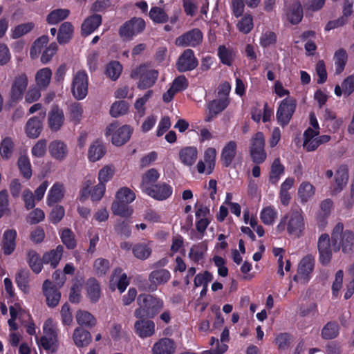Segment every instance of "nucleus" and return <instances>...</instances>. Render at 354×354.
I'll list each match as a JSON object with an SVG mask.
<instances>
[{
    "label": "nucleus",
    "mask_w": 354,
    "mask_h": 354,
    "mask_svg": "<svg viewBox=\"0 0 354 354\" xmlns=\"http://www.w3.org/2000/svg\"><path fill=\"white\" fill-rule=\"evenodd\" d=\"M130 77L133 80L139 79L137 87L140 90H145L155 84L158 77V71L148 69L147 64H141L131 71Z\"/></svg>",
    "instance_id": "20e7f679"
},
{
    "label": "nucleus",
    "mask_w": 354,
    "mask_h": 354,
    "mask_svg": "<svg viewBox=\"0 0 354 354\" xmlns=\"http://www.w3.org/2000/svg\"><path fill=\"white\" fill-rule=\"evenodd\" d=\"M106 147L102 141L96 140L90 145L88 150V159L95 162L100 160L106 153Z\"/></svg>",
    "instance_id": "7c9ffc66"
},
{
    "label": "nucleus",
    "mask_w": 354,
    "mask_h": 354,
    "mask_svg": "<svg viewBox=\"0 0 354 354\" xmlns=\"http://www.w3.org/2000/svg\"><path fill=\"white\" fill-rule=\"evenodd\" d=\"M335 74L340 75L344 70L348 61V54L345 49L341 48L336 50L333 57Z\"/></svg>",
    "instance_id": "37998d69"
},
{
    "label": "nucleus",
    "mask_w": 354,
    "mask_h": 354,
    "mask_svg": "<svg viewBox=\"0 0 354 354\" xmlns=\"http://www.w3.org/2000/svg\"><path fill=\"white\" fill-rule=\"evenodd\" d=\"M64 114L62 109L57 105L52 107L48 115V127L52 131H58L64 124Z\"/></svg>",
    "instance_id": "412c9836"
},
{
    "label": "nucleus",
    "mask_w": 354,
    "mask_h": 354,
    "mask_svg": "<svg viewBox=\"0 0 354 354\" xmlns=\"http://www.w3.org/2000/svg\"><path fill=\"white\" fill-rule=\"evenodd\" d=\"M17 165L21 176L28 180L32 176V167L30 160L26 156H20L17 160Z\"/></svg>",
    "instance_id": "603ef678"
},
{
    "label": "nucleus",
    "mask_w": 354,
    "mask_h": 354,
    "mask_svg": "<svg viewBox=\"0 0 354 354\" xmlns=\"http://www.w3.org/2000/svg\"><path fill=\"white\" fill-rule=\"evenodd\" d=\"M129 103L122 100L114 102L110 109V114L112 117L118 118L120 115H124L129 110Z\"/></svg>",
    "instance_id": "052dcab7"
},
{
    "label": "nucleus",
    "mask_w": 354,
    "mask_h": 354,
    "mask_svg": "<svg viewBox=\"0 0 354 354\" xmlns=\"http://www.w3.org/2000/svg\"><path fill=\"white\" fill-rule=\"evenodd\" d=\"M62 243L68 250H73L77 246V241L73 232L69 228H64L60 233Z\"/></svg>",
    "instance_id": "864d4df0"
},
{
    "label": "nucleus",
    "mask_w": 354,
    "mask_h": 354,
    "mask_svg": "<svg viewBox=\"0 0 354 354\" xmlns=\"http://www.w3.org/2000/svg\"><path fill=\"white\" fill-rule=\"evenodd\" d=\"M29 271L28 270H20L15 277V282L17 287L24 293L29 291Z\"/></svg>",
    "instance_id": "3c124183"
},
{
    "label": "nucleus",
    "mask_w": 354,
    "mask_h": 354,
    "mask_svg": "<svg viewBox=\"0 0 354 354\" xmlns=\"http://www.w3.org/2000/svg\"><path fill=\"white\" fill-rule=\"evenodd\" d=\"M149 17L155 24H165L168 21L169 16L160 7L153 6L149 11Z\"/></svg>",
    "instance_id": "5fc2aeb1"
},
{
    "label": "nucleus",
    "mask_w": 354,
    "mask_h": 354,
    "mask_svg": "<svg viewBox=\"0 0 354 354\" xmlns=\"http://www.w3.org/2000/svg\"><path fill=\"white\" fill-rule=\"evenodd\" d=\"M237 153V143L231 140L227 142L221 153V162L224 167H229L236 158Z\"/></svg>",
    "instance_id": "5701e85b"
},
{
    "label": "nucleus",
    "mask_w": 354,
    "mask_h": 354,
    "mask_svg": "<svg viewBox=\"0 0 354 354\" xmlns=\"http://www.w3.org/2000/svg\"><path fill=\"white\" fill-rule=\"evenodd\" d=\"M42 288L47 305L51 308L57 306L61 298V293L56 286L49 279H46L43 283Z\"/></svg>",
    "instance_id": "6ab92c4d"
},
{
    "label": "nucleus",
    "mask_w": 354,
    "mask_h": 354,
    "mask_svg": "<svg viewBox=\"0 0 354 354\" xmlns=\"http://www.w3.org/2000/svg\"><path fill=\"white\" fill-rule=\"evenodd\" d=\"M65 215V209L63 206L57 205L51 210L48 219L54 225L59 223Z\"/></svg>",
    "instance_id": "69168bd1"
},
{
    "label": "nucleus",
    "mask_w": 354,
    "mask_h": 354,
    "mask_svg": "<svg viewBox=\"0 0 354 354\" xmlns=\"http://www.w3.org/2000/svg\"><path fill=\"white\" fill-rule=\"evenodd\" d=\"M217 55L223 64L231 66L235 59L236 51L225 45H221L218 48Z\"/></svg>",
    "instance_id": "4c0bfd02"
},
{
    "label": "nucleus",
    "mask_w": 354,
    "mask_h": 354,
    "mask_svg": "<svg viewBox=\"0 0 354 354\" xmlns=\"http://www.w3.org/2000/svg\"><path fill=\"white\" fill-rule=\"evenodd\" d=\"M47 151V140L41 139L38 140L32 147L31 153L36 158H42L45 156Z\"/></svg>",
    "instance_id": "774afa93"
},
{
    "label": "nucleus",
    "mask_w": 354,
    "mask_h": 354,
    "mask_svg": "<svg viewBox=\"0 0 354 354\" xmlns=\"http://www.w3.org/2000/svg\"><path fill=\"white\" fill-rule=\"evenodd\" d=\"M216 150L215 148L209 147L205 149L204 152V162L199 160L197 163L196 167L197 171L199 174H203L205 171V163L207 164V168L206 174L207 175L211 174L214 169L216 162Z\"/></svg>",
    "instance_id": "aec40b11"
},
{
    "label": "nucleus",
    "mask_w": 354,
    "mask_h": 354,
    "mask_svg": "<svg viewBox=\"0 0 354 354\" xmlns=\"http://www.w3.org/2000/svg\"><path fill=\"white\" fill-rule=\"evenodd\" d=\"M170 272L165 268L156 269L151 271L148 277L150 283L147 288L149 292H155L158 287L166 284L171 279Z\"/></svg>",
    "instance_id": "2eb2a0df"
},
{
    "label": "nucleus",
    "mask_w": 354,
    "mask_h": 354,
    "mask_svg": "<svg viewBox=\"0 0 354 354\" xmlns=\"http://www.w3.org/2000/svg\"><path fill=\"white\" fill-rule=\"evenodd\" d=\"M315 265V257L313 254L304 256L298 264L297 274L293 277L295 282L306 284L312 277Z\"/></svg>",
    "instance_id": "1a4fd4ad"
},
{
    "label": "nucleus",
    "mask_w": 354,
    "mask_h": 354,
    "mask_svg": "<svg viewBox=\"0 0 354 354\" xmlns=\"http://www.w3.org/2000/svg\"><path fill=\"white\" fill-rule=\"evenodd\" d=\"M88 76L84 70L78 71L73 77L71 83V93L73 97L81 100L88 94Z\"/></svg>",
    "instance_id": "9d476101"
},
{
    "label": "nucleus",
    "mask_w": 354,
    "mask_h": 354,
    "mask_svg": "<svg viewBox=\"0 0 354 354\" xmlns=\"http://www.w3.org/2000/svg\"><path fill=\"white\" fill-rule=\"evenodd\" d=\"M230 104L229 97H220L209 101L207 104V113L205 118V122H211L219 113L223 112Z\"/></svg>",
    "instance_id": "f3484780"
},
{
    "label": "nucleus",
    "mask_w": 354,
    "mask_h": 354,
    "mask_svg": "<svg viewBox=\"0 0 354 354\" xmlns=\"http://www.w3.org/2000/svg\"><path fill=\"white\" fill-rule=\"evenodd\" d=\"M111 210L113 214L124 218H129L133 214V209L128 203L117 199L113 202Z\"/></svg>",
    "instance_id": "c03bdc74"
},
{
    "label": "nucleus",
    "mask_w": 354,
    "mask_h": 354,
    "mask_svg": "<svg viewBox=\"0 0 354 354\" xmlns=\"http://www.w3.org/2000/svg\"><path fill=\"white\" fill-rule=\"evenodd\" d=\"M26 261L30 268L35 274L41 272L43 268V258L41 259L39 254L33 250L27 251Z\"/></svg>",
    "instance_id": "e433bc0d"
},
{
    "label": "nucleus",
    "mask_w": 354,
    "mask_h": 354,
    "mask_svg": "<svg viewBox=\"0 0 354 354\" xmlns=\"http://www.w3.org/2000/svg\"><path fill=\"white\" fill-rule=\"evenodd\" d=\"M70 15L68 9L58 8L52 10L46 17V22L50 25H55L66 19Z\"/></svg>",
    "instance_id": "a18cd8bd"
},
{
    "label": "nucleus",
    "mask_w": 354,
    "mask_h": 354,
    "mask_svg": "<svg viewBox=\"0 0 354 354\" xmlns=\"http://www.w3.org/2000/svg\"><path fill=\"white\" fill-rule=\"evenodd\" d=\"M46 113H39V116L30 118L26 124V133L30 138H37L43 130V120Z\"/></svg>",
    "instance_id": "a211bd4d"
},
{
    "label": "nucleus",
    "mask_w": 354,
    "mask_h": 354,
    "mask_svg": "<svg viewBox=\"0 0 354 354\" xmlns=\"http://www.w3.org/2000/svg\"><path fill=\"white\" fill-rule=\"evenodd\" d=\"M198 65V60L191 48H187L179 55L176 62V68L179 73L189 72Z\"/></svg>",
    "instance_id": "f8f14e48"
},
{
    "label": "nucleus",
    "mask_w": 354,
    "mask_h": 354,
    "mask_svg": "<svg viewBox=\"0 0 354 354\" xmlns=\"http://www.w3.org/2000/svg\"><path fill=\"white\" fill-rule=\"evenodd\" d=\"M203 35L202 31L197 28H192L175 39V44L178 47L196 48L203 41Z\"/></svg>",
    "instance_id": "9b49d317"
},
{
    "label": "nucleus",
    "mask_w": 354,
    "mask_h": 354,
    "mask_svg": "<svg viewBox=\"0 0 354 354\" xmlns=\"http://www.w3.org/2000/svg\"><path fill=\"white\" fill-rule=\"evenodd\" d=\"M339 330L340 326L336 321L328 322L321 330V337L325 340L335 339L339 334Z\"/></svg>",
    "instance_id": "f704fd0d"
},
{
    "label": "nucleus",
    "mask_w": 354,
    "mask_h": 354,
    "mask_svg": "<svg viewBox=\"0 0 354 354\" xmlns=\"http://www.w3.org/2000/svg\"><path fill=\"white\" fill-rule=\"evenodd\" d=\"M52 77V71L49 68L39 70L35 75L37 86L45 90L49 85Z\"/></svg>",
    "instance_id": "ea45409f"
},
{
    "label": "nucleus",
    "mask_w": 354,
    "mask_h": 354,
    "mask_svg": "<svg viewBox=\"0 0 354 354\" xmlns=\"http://www.w3.org/2000/svg\"><path fill=\"white\" fill-rule=\"evenodd\" d=\"M73 26L71 22H64L61 24L57 34V41L59 44H68L73 35Z\"/></svg>",
    "instance_id": "c9c22d12"
},
{
    "label": "nucleus",
    "mask_w": 354,
    "mask_h": 354,
    "mask_svg": "<svg viewBox=\"0 0 354 354\" xmlns=\"http://www.w3.org/2000/svg\"><path fill=\"white\" fill-rule=\"evenodd\" d=\"M73 340L77 347H86L91 342L92 337L89 331L77 327L73 332Z\"/></svg>",
    "instance_id": "72a5a7b5"
},
{
    "label": "nucleus",
    "mask_w": 354,
    "mask_h": 354,
    "mask_svg": "<svg viewBox=\"0 0 354 354\" xmlns=\"http://www.w3.org/2000/svg\"><path fill=\"white\" fill-rule=\"evenodd\" d=\"M87 297L91 303L98 302L101 297V287L99 281L95 277H90L85 283Z\"/></svg>",
    "instance_id": "bb28decb"
},
{
    "label": "nucleus",
    "mask_w": 354,
    "mask_h": 354,
    "mask_svg": "<svg viewBox=\"0 0 354 354\" xmlns=\"http://www.w3.org/2000/svg\"><path fill=\"white\" fill-rule=\"evenodd\" d=\"M143 192L157 201H162L171 196L173 188L170 185L162 182L156 183L150 187H146V190Z\"/></svg>",
    "instance_id": "dca6fc26"
},
{
    "label": "nucleus",
    "mask_w": 354,
    "mask_h": 354,
    "mask_svg": "<svg viewBox=\"0 0 354 354\" xmlns=\"http://www.w3.org/2000/svg\"><path fill=\"white\" fill-rule=\"evenodd\" d=\"M64 197L63 185L55 183L50 189L47 196V204L52 206L61 201Z\"/></svg>",
    "instance_id": "a19ab883"
},
{
    "label": "nucleus",
    "mask_w": 354,
    "mask_h": 354,
    "mask_svg": "<svg viewBox=\"0 0 354 354\" xmlns=\"http://www.w3.org/2000/svg\"><path fill=\"white\" fill-rule=\"evenodd\" d=\"M35 27L32 22H28L17 25L12 30L11 37L12 39H18L30 32Z\"/></svg>",
    "instance_id": "bf43d9fd"
},
{
    "label": "nucleus",
    "mask_w": 354,
    "mask_h": 354,
    "mask_svg": "<svg viewBox=\"0 0 354 354\" xmlns=\"http://www.w3.org/2000/svg\"><path fill=\"white\" fill-rule=\"evenodd\" d=\"M75 317L77 324L81 326L92 328L96 325V319L88 311L79 310L77 311Z\"/></svg>",
    "instance_id": "79ce46f5"
},
{
    "label": "nucleus",
    "mask_w": 354,
    "mask_h": 354,
    "mask_svg": "<svg viewBox=\"0 0 354 354\" xmlns=\"http://www.w3.org/2000/svg\"><path fill=\"white\" fill-rule=\"evenodd\" d=\"M335 187L332 189V194L339 193L348 180V169L345 165H340L335 174Z\"/></svg>",
    "instance_id": "cd10ccee"
},
{
    "label": "nucleus",
    "mask_w": 354,
    "mask_h": 354,
    "mask_svg": "<svg viewBox=\"0 0 354 354\" xmlns=\"http://www.w3.org/2000/svg\"><path fill=\"white\" fill-rule=\"evenodd\" d=\"M139 306L134 311V316L138 319H153L163 308V300L156 295L140 294L137 298Z\"/></svg>",
    "instance_id": "f03ea898"
},
{
    "label": "nucleus",
    "mask_w": 354,
    "mask_h": 354,
    "mask_svg": "<svg viewBox=\"0 0 354 354\" xmlns=\"http://www.w3.org/2000/svg\"><path fill=\"white\" fill-rule=\"evenodd\" d=\"M139 319L135 322L134 328L136 333L141 338L152 336L155 333V324L149 319Z\"/></svg>",
    "instance_id": "393cba45"
},
{
    "label": "nucleus",
    "mask_w": 354,
    "mask_h": 354,
    "mask_svg": "<svg viewBox=\"0 0 354 354\" xmlns=\"http://www.w3.org/2000/svg\"><path fill=\"white\" fill-rule=\"evenodd\" d=\"M330 241L329 235L326 233L321 234L318 239L319 261L324 266H328L333 257V251L334 250Z\"/></svg>",
    "instance_id": "ddd939ff"
},
{
    "label": "nucleus",
    "mask_w": 354,
    "mask_h": 354,
    "mask_svg": "<svg viewBox=\"0 0 354 354\" xmlns=\"http://www.w3.org/2000/svg\"><path fill=\"white\" fill-rule=\"evenodd\" d=\"M17 232L15 230H7L3 236L1 248L5 255L11 254L16 248Z\"/></svg>",
    "instance_id": "c85d7f7f"
},
{
    "label": "nucleus",
    "mask_w": 354,
    "mask_h": 354,
    "mask_svg": "<svg viewBox=\"0 0 354 354\" xmlns=\"http://www.w3.org/2000/svg\"><path fill=\"white\" fill-rule=\"evenodd\" d=\"M130 221L118 220L115 225L114 230L115 232L124 237H129L131 234V230L129 225Z\"/></svg>",
    "instance_id": "0e129e2a"
},
{
    "label": "nucleus",
    "mask_w": 354,
    "mask_h": 354,
    "mask_svg": "<svg viewBox=\"0 0 354 354\" xmlns=\"http://www.w3.org/2000/svg\"><path fill=\"white\" fill-rule=\"evenodd\" d=\"M145 28V20L142 18L134 17L120 26L118 34L124 41H131L135 37L141 34Z\"/></svg>",
    "instance_id": "39448f33"
},
{
    "label": "nucleus",
    "mask_w": 354,
    "mask_h": 354,
    "mask_svg": "<svg viewBox=\"0 0 354 354\" xmlns=\"http://www.w3.org/2000/svg\"><path fill=\"white\" fill-rule=\"evenodd\" d=\"M207 250V245L205 243L201 242L198 244L194 245L189 251V257L194 263H199L203 261L205 254Z\"/></svg>",
    "instance_id": "de8ad7c7"
},
{
    "label": "nucleus",
    "mask_w": 354,
    "mask_h": 354,
    "mask_svg": "<svg viewBox=\"0 0 354 354\" xmlns=\"http://www.w3.org/2000/svg\"><path fill=\"white\" fill-rule=\"evenodd\" d=\"M123 70L122 65L118 61H111L105 68V75L112 81H116Z\"/></svg>",
    "instance_id": "09e8293b"
},
{
    "label": "nucleus",
    "mask_w": 354,
    "mask_h": 354,
    "mask_svg": "<svg viewBox=\"0 0 354 354\" xmlns=\"http://www.w3.org/2000/svg\"><path fill=\"white\" fill-rule=\"evenodd\" d=\"M48 151L50 156L58 161L64 160L68 153L67 145L59 140L50 142L48 145Z\"/></svg>",
    "instance_id": "b1692460"
},
{
    "label": "nucleus",
    "mask_w": 354,
    "mask_h": 354,
    "mask_svg": "<svg viewBox=\"0 0 354 354\" xmlns=\"http://www.w3.org/2000/svg\"><path fill=\"white\" fill-rule=\"evenodd\" d=\"M176 347V343L173 339L163 337L153 344L152 353L153 354H173Z\"/></svg>",
    "instance_id": "a878e982"
},
{
    "label": "nucleus",
    "mask_w": 354,
    "mask_h": 354,
    "mask_svg": "<svg viewBox=\"0 0 354 354\" xmlns=\"http://www.w3.org/2000/svg\"><path fill=\"white\" fill-rule=\"evenodd\" d=\"M303 8L299 1H294L288 8L286 15L291 24H298L303 18Z\"/></svg>",
    "instance_id": "2f4dec72"
},
{
    "label": "nucleus",
    "mask_w": 354,
    "mask_h": 354,
    "mask_svg": "<svg viewBox=\"0 0 354 354\" xmlns=\"http://www.w3.org/2000/svg\"><path fill=\"white\" fill-rule=\"evenodd\" d=\"M110 268L109 261L104 258H97L93 263V270L95 274L100 277L104 276Z\"/></svg>",
    "instance_id": "4d7b16f0"
},
{
    "label": "nucleus",
    "mask_w": 354,
    "mask_h": 354,
    "mask_svg": "<svg viewBox=\"0 0 354 354\" xmlns=\"http://www.w3.org/2000/svg\"><path fill=\"white\" fill-rule=\"evenodd\" d=\"M277 217V212L271 207H266L263 208L260 213V218L262 223L266 225H272Z\"/></svg>",
    "instance_id": "6e6d98bb"
},
{
    "label": "nucleus",
    "mask_w": 354,
    "mask_h": 354,
    "mask_svg": "<svg viewBox=\"0 0 354 354\" xmlns=\"http://www.w3.org/2000/svg\"><path fill=\"white\" fill-rule=\"evenodd\" d=\"M315 187L309 182L301 183L298 189V196L301 202L306 203L315 194Z\"/></svg>",
    "instance_id": "8fccbe9b"
},
{
    "label": "nucleus",
    "mask_w": 354,
    "mask_h": 354,
    "mask_svg": "<svg viewBox=\"0 0 354 354\" xmlns=\"http://www.w3.org/2000/svg\"><path fill=\"white\" fill-rule=\"evenodd\" d=\"M305 228L304 218L302 209L299 206L292 207L290 210L283 215L276 227L277 233L281 234L285 230L290 235L299 237Z\"/></svg>",
    "instance_id": "f257e3e1"
},
{
    "label": "nucleus",
    "mask_w": 354,
    "mask_h": 354,
    "mask_svg": "<svg viewBox=\"0 0 354 354\" xmlns=\"http://www.w3.org/2000/svg\"><path fill=\"white\" fill-rule=\"evenodd\" d=\"M115 198L129 204L136 199V194L129 187H123L117 192Z\"/></svg>",
    "instance_id": "e2e57ef3"
},
{
    "label": "nucleus",
    "mask_w": 354,
    "mask_h": 354,
    "mask_svg": "<svg viewBox=\"0 0 354 354\" xmlns=\"http://www.w3.org/2000/svg\"><path fill=\"white\" fill-rule=\"evenodd\" d=\"M285 167L281 163L279 158H275L272 162L270 167L269 175V180L272 184L276 185L281 175L284 173Z\"/></svg>",
    "instance_id": "49530a36"
},
{
    "label": "nucleus",
    "mask_w": 354,
    "mask_h": 354,
    "mask_svg": "<svg viewBox=\"0 0 354 354\" xmlns=\"http://www.w3.org/2000/svg\"><path fill=\"white\" fill-rule=\"evenodd\" d=\"M28 86V77L26 74H21L15 77L11 88L10 97L13 102L22 99L23 95Z\"/></svg>",
    "instance_id": "4be33fe9"
},
{
    "label": "nucleus",
    "mask_w": 354,
    "mask_h": 354,
    "mask_svg": "<svg viewBox=\"0 0 354 354\" xmlns=\"http://www.w3.org/2000/svg\"><path fill=\"white\" fill-rule=\"evenodd\" d=\"M102 16L94 14L87 17L82 24V35L88 36L94 32L102 24Z\"/></svg>",
    "instance_id": "c756f323"
},
{
    "label": "nucleus",
    "mask_w": 354,
    "mask_h": 354,
    "mask_svg": "<svg viewBox=\"0 0 354 354\" xmlns=\"http://www.w3.org/2000/svg\"><path fill=\"white\" fill-rule=\"evenodd\" d=\"M249 151L252 162L257 165L264 162L267 158L265 138L262 132H257L250 139Z\"/></svg>",
    "instance_id": "0eeeda50"
},
{
    "label": "nucleus",
    "mask_w": 354,
    "mask_h": 354,
    "mask_svg": "<svg viewBox=\"0 0 354 354\" xmlns=\"http://www.w3.org/2000/svg\"><path fill=\"white\" fill-rule=\"evenodd\" d=\"M48 322H46L44 325V335L41 337L38 345L46 351H51L52 353H54L58 347L57 333L53 326L48 325Z\"/></svg>",
    "instance_id": "4468645a"
},
{
    "label": "nucleus",
    "mask_w": 354,
    "mask_h": 354,
    "mask_svg": "<svg viewBox=\"0 0 354 354\" xmlns=\"http://www.w3.org/2000/svg\"><path fill=\"white\" fill-rule=\"evenodd\" d=\"M133 131V129L129 125L124 124L118 128V124L113 122L107 126L105 135L106 136L111 135L112 144L120 147L129 140Z\"/></svg>",
    "instance_id": "6e6552de"
},
{
    "label": "nucleus",
    "mask_w": 354,
    "mask_h": 354,
    "mask_svg": "<svg viewBox=\"0 0 354 354\" xmlns=\"http://www.w3.org/2000/svg\"><path fill=\"white\" fill-rule=\"evenodd\" d=\"M318 313L317 305L315 302H310L306 304H301L299 308V314L301 317H307L309 315L315 316Z\"/></svg>",
    "instance_id": "338daca9"
},
{
    "label": "nucleus",
    "mask_w": 354,
    "mask_h": 354,
    "mask_svg": "<svg viewBox=\"0 0 354 354\" xmlns=\"http://www.w3.org/2000/svg\"><path fill=\"white\" fill-rule=\"evenodd\" d=\"M297 105V100L292 97H288L281 101L277 110L276 119L281 127L283 128L290 123Z\"/></svg>",
    "instance_id": "423d86ee"
},
{
    "label": "nucleus",
    "mask_w": 354,
    "mask_h": 354,
    "mask_svg": "<svg viewBox=\"0 0 354 354\" xmlns=\"http://www.w3.org/2000/svg\"><path fill=\"white\" fill-rule=\"evenodd\" d=\"M14 143L9 137L4 138L0 143V154L3 159L8 160L13 151Z\"/></svg>",
    "instance_id": "680f3d73"
},
{
    "label": "nucleus",
    "mask_w": 354,
    "mask_h": 354,
    "mask_svg": "<svg viewBox=\"0 0 354 354\" xmlns=\"http://www.w3.org/2000/svg\"><path fill=\"white\" fill-rule=\"evenodd\" d=\"M160 173L155 168L148 169L142 176V180L140 183V188L142 192L146 190V187H150L156 183L157 180L160 178Z\"/></svg>",
    "instance_id": "58836bf2"
},
{
    "label": "nucleus",
    "mask_w": 354,
    "mask_h": 354,
    "mask_svg": "<svg viewBox=\"0 0 354 354\" xmlns=\"http://www.w3.org/2000/svg\"><path fill=\"white\" fill-rule=\"evenodd\" d=\"M331 242L334 252H338L342 248L344 253H349L354 245V233L348 230L344 231L343 223H338L331 233Z\"/></svg>",
    "instance_id": "7ed1b4c3"
},
{
    "label": "nucleus",
    "mask_w": 354,
    "mask_h": 354,
    "mask_svg": "<svg viewBox=\"0 0 354 354\" xmlns=\"http://www.w3.org/2000/svg\"><path fill=\"white\" fill-rule=\"evenodd\" d=\"M132 252L136 258L145 260L149 257L152 251L147 245L145 243H138L132 248Z\"/></svg>",
    "instance_id": "13d9d810"
},
{
    "label": "nucleus",
    "mask_w": 354,
    "mask_h": 354,
    "mask_svg": "<svg viewBox=\"0 0 354 354\" xmlns=\"http://www.w3.org/2000/svg\"><path fill=\"white\" fill-rule=\"evenodd\" d=\"M198 157V150L196 147H185L179 151L181 162L187 166H192Z\"/></svg>",
    "instance_id": "473e14b6"
}]
</instances>
